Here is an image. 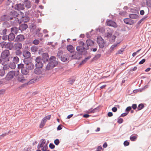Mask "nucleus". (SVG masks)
<instances>
[{
	"mask_svg": "<svg viewBox=\"0 0 151 151\" xmlns=\"http://www.w3.org/2000/svg\"><path fill=\"white\" fill-rule=\"evenodd\" d=\"M86 44L83 41H81L79 42V46L77 47L76 50L77 51L81 52L83 55H86L87 53V50L89 48V46H93L94 42L91 39H88L86 41Z\"/></svg>",
	"mask_w": 151,
	"mask_h": 151,
	"instance_id": "1",
	"label": "nucleus"
},
{
	"mask_svg": "<svg viewBox=\"0 0 151 151\" xmlns=\"http://www.w3.org/2000/svg\"><path fill=\"white\" fill-rule=\"evenodd\" d=\"M56 58L54 56H51L49 59V63L46 67V69L49 70L56 66L58 62L56 60Z\"/></svg>",
	"mask_w": 151,
	"mask_h": 151,
	"instance_id": "2",
	"label": "nucleus"
},
{
	"mask_svg": "<svg viewBox=\"0 0 151 151\" xmlns=\"http://www.w3.org/2000/svg\"><path fill=\"white\" fill-rule=\"evenodd\" d=\"M10 55V52L9 50H4L1 54V58L3 60V62L2 64L5 65L7 64V62L9 61V56Z\"/></svg>",
	"mask_w": 151,
	"mask_h": 151,
	"instance_id": "3",
	"label": "nucleus"
},
{
	"mask_svg": "<svg viewBox=\"0 0 151 151\" xmlns=\"http://www.w3.org/2000/svg\"><path fill=\"white\" fill-rule=\"evenodd\" d=\"M113 32L110 29L107 30V32L104 34L105 37L109 39L110 41L111 42H113L115 41L116 36L113 35Z\"/></svg>",
	"mask_w": 151,
	"mask_h": 151,
	"instance_id": "4",
	"label": "nucleus"
},
{
	"mask_svg": "<svg viewBox=\"0 0 151 151\" xmlns=\"http://www.w3.org/2000/svg\"><path fill=\"white\" fill-rule=\"evenodd\" d=\"M97 41L99 47L103 48L104 47L105 42L104 40L101 36L98 37Z\"/></svg>",
	"mask_w": 151,
	"mask_h": 151,
	"instance_id": "5",
	"label": "nucleus"
},
{
	"mask_svg": "<svg viewBox=\"0 0 151 151\" xmlns=\"http://www.w3.org/2000/svg\"><path fill=\"white\" fill-rule=\"evenodd\" d=\"M81 53H79L78 52H76L74 55H72L71 56V59H78L79 60L81 57L82 54L81 52H79Z\"/></svg>",
	"mask_w": 151,
	"mask_h": 151,
	"instance_id": "6",
	"label": "nucleus"
},
{
	"mask_svg": "<svg viewBox=\"0 0 151 151\" xmlns=\"http://www.w3.org/2000/svg\"><path fill=\"white\" fill-rule=\"evenodd\" d=\"M10 17L12 18V20L14 18H17L19 15V13L16 11H12L9 14Z\"/></svg>",
	"mask_w": 151,
	"mask_h": 151,
	"instance_id": "7",
	"label": "nucleus"
},
{
	"mask_svg": "<svg viewBox=\"0 0 151 151\" xmlns=\"http://www.w3.org/2000/svg\"><path fill=\"white\" fill-rule=\"evenodd\" d=\"M0 19L1 21L7 22V21L11 20L12 18L10 17L9 14L4 15L2 16Z\"/></svg>",
	"mask_w": 151,
	"mask_h": 151,
	"instance_id": "8",
	"label": "nucleus"
},
{
	"mask_svg": "<svg viewBox=\"0 0 151 151\" xmlns=\"http://www.w3.org/2000/svg\"><path fill=\"white\" fill-rule=\"evenodd\" d=\"M36 63L35 64V66H40L43 67V64L42 62V60L40 57H37L35 59Z\"/></svg>",
	"mask_w": 151,
	"mask_h": 151,
	"instance_id": "9",
	"label": "nucleus"
},
{
	"mask_svg": "<svg viewBox=\"0 0 151 151\" xmlns=\"http://www.w3.org/2000/svg\"><path fill=\"white\" fill-rule=\"evenodd\" d=\"M106 23L108 26L114 27H117V24L115 22L111 20L107 19L106 22Z\"/></svg>",
	"mask_w": 151,
	"mask_h": 151,
	"instance_id": "10",
	"label": "nucleus"
},
{
	"mask_svg": "<svg viewBox=\"0 0 151 151\" xmlns=\"http://www.w3.org/2000/svg\"><path fill=\"white\" fill-rule=\"evenodd\" d=\"M15 75V72L14 71H11L7 74L6 78L7 79L11 80L13 78Z\"/></svg>",
	"mask_w": 151,
	"mask_h": 151,
	"instance_id": "11",
	"label": "nucleus"
},
{
	"mask_svg": "<svg viewBox=\"0 0 151 151\" xmlns=\"http://www.w3.org/2000/svg\"><path fill=\"white\" fill-rule=\"evenodd\" d=\"M36 68L34 69V73L37 75H40L42 73V67L39 66H35Z\"/></svg>",
	"mask_w": 151,
	"mask_h": 151,
	"instance_id": "12",
	"label": "nucleus"
},
{
	"mask_svg": "<svg viewBox=\"0 0 151 151\" xmlns=\"http://www.w3.org/2000/svg\"><path fill=\"white\" fill-rule=\"evenodd\" d=\"M5 47L9 50H12L14 47V43L11 42L4 44Z\"/></svg>",
	"mask_w": 151,
	"mask_h": 151,
	"instance_id": "13",
	"label": "nucleus"
},
{
	"mask_svg": "<svg viewBox=\"0 0 151 151\" xmlns=\"http://www.w3.org/2000/svg\"><path fill=\"white\" fill-rule=\"evenodd\" d=\"M22 48V45L19 42H17L14 45V50H20Z\"/></svg>",
	"mask_w": 151,
	"mask_h": 151,
	"instance_id": "14",
	"label": "nucleus"
},
{
	"mask_svg": "<svg viewBox=\"0 0 151 151\" xmlns=\"http://www.w3.org/2000/svg\"><path fill=\"white\" fill-rule=\"evenodd\" d=\"M17 78L18 81L22 83H24L27 81V79H25L24 77L22 75H18Z\"/></svg>",
	"mask_w": 151,
	"mask_h": 151,
	"instance_id": "15",
	"label": "nucleus"
},
{
	"mask_svg": "<svg viewBox=\"0 0 151 151\" xmlns=\"http://www.w3.org/2000/svg\"><path fill=\"white\" fill-rule=\"evenodd\" d=\"M49 59V57L47 53H44L42 54V60L45 63L47 62Z\"/></svg>",
	"mask_w": 151,
	"mask_h": 151,
	"instance_id": "16",
	"label": "nucleus"
},
{
	"mask_svg": "<svg viewBox=\"0 0 151 151\" xmlns=\"http://www.w3.org/2000/svg\"><path fill=\"white\" fill-rule=\"evenodd\" d=\"M22 55L25 58H29L31 56V53L28 50H25L23 51Z\"/></svg>",
	"mask_w": 151,
	"mask_h": 151,
	"instance_id": "17",
	"label": "nucleus"
},
{
	"mask_svg": "<svg viewBox=\"0 0 151 151\" xmlns=\"http://www.w3.org/2000/svg\"><path fill=\"white\" fill-rule=\"evenodd\" d=\"M11 24L13 25H17L20 24L18 18H14L13 20H10Z\"/></svg>",
	"mask_w": 151,
	"mask_h": 151,
	"instance_id": "18",
	"label": "nucleus"
},
{
	"mask_svg": "<svg viewBox=\"0 0 151 151\" xmlns=\"http://www.w3.org/2000/svg\"><path fill=\"white\" fill-rule=\"evenodd\" d=\"M15 9L18 10H22L24 9V6L21 4H17L16 5Z\"/></svg>",
	"mask_w": 151,
	"mask_h": 151,
	"instance_id": "19",
	"label": "nucleus"
},
{
	"mask_svg": "<svg viewBox=\"0 0 151 151\" xmlns=\"http://www.w3.org/2000/svg\"><path fill=\"white\" fill-rule=\"evenodd\" d=\"M124 22L127 24L132 25L134 23L133 20L130 18H125L124 19Z\"/></svg>",
	"mask_w": 151,
	"mask_h": 151,
	"instance_id": "20",
	"label": "nucleus"
},
{
	"mask_svg": "<svg viewBox=\"0 0 151 151\" xmlns=\"http://www.w3.org/2000/svg\"><path fill=\"white\" fill-rule=\"evenodd\" d=\"M28 27L27 25L26 24H21L19 26V29L21 31L25 30Z\"/></svg>",
	"mask_w": 151,
	"mask_h": 151,
	"instance_id": "21",
	"label": "nucleus"
},
{
	"mask_svg": "<svg viewBox=\"0 0 151 151\" xmlns=\"http://www.w3.org/2000/svg\"><path fill=\"white\" fill-rule=\"evenodd\" d=\"M16 40L17 42H22L24 40L25 38L23 35H19L17 36Z\"/></svg>",
	"mask_w": 151,
	"mask_h": 151,
	"instance_id": "22",
	"label": "nucleus"
},
{
	"mask_svg": "<svg viewBox=\"0 0 151 151\" xmlns=\"http://www.w3.org/2000/svg\"><path fill=\"white\" fill-rule=\"evenodd\" d=\"M24 3L26 7L28 9L30 8L31 7V3L29 0H25Z\"/></svg>",
	"mask_w": 151,
	"mask_h": 151,
	"instance_id": "23",
	"label": "nucleus"
},
{
	"mask_svg": "<svg viewBox=\"0 0 151 151\" xmlns=\"http://www.w3.org/2000/svg\"><path fill=\"white\" fill-rule=\"evenodd\" d=\"M46 141L45 139H41L40 142V143L38 144V145L37 146V148L38 149H39L40 148L43 147V145L45 143Z\"/></svg>",
	"mask_w": 151,
	"mask_h": 151,
	"instance_id": "24",
	"label": "nucleus"
},
{
	"mask_svg": "<svg viewBox=\"0 0 151 151\" xmlns=\"http://www.w3.org/2000/svg\"><path fill=\"white\" fill-rule=\"evenodd\" d=\"M29 70L25 67H24L23 69L21 70L22 73L24 75H28L29 71Z\"/></svg>",
	"mask_w": 151,
	"mask_h": 151,
	"instance_id": "25",
	"label": "nucleus"
},
{
	"mask_svg": "<svg viewBox=\"0 0 151 151\" xmlns=\"http://www.w3.org/2000/svg\"><path fill=\"white\" fill-rule=\"evenodd\" d=\"M60 59L63 62H65L67 61L68 60V55L65 53H64Z\"/></svg>",
	"mask_w": 151,
	"mask_h": 151,
	"instance_id": "26",
	"label": "nucleus"
},
{
	"mask_svg": "<svg viewBox=\"0 0 151 151\" xmlns=\"http://www.w3.org/2000/svg\"><path fill=\"white\" fill-rule=\"evenodd\" d=\"M99 109V107H97L95 108L92 109V108L89 109L88 111H87V113L89 114L92 113H94L96 111H98Z\"/></svg>",
	"mask_w": 151,
	"mask_h": 151,
	"instance_id": "27",
	"label": "nucleus"
},
{
	"mask_svg": "<svg viewBox=\"0 0 151 151\" xmlns=\"http://www.w3.org/2000/svg\"><path fill=\"white\" fill-rule=\"evenodd\" d=\"M25 67L27 68L29 70H31L33 69L34 68V65L32 63L28 64L26 65Z\"/></svg>",
	"mask_w": 151,
	"mask_h": 151,
	"instance_id": "28",
	"label": "nucleus"
},
{
	"mask_svg": "<svg viewBox=\"0 0 151 151\" xmlns=\"http://www.w3.org/2000/svg\"><path fill=\"white\" fill-rule=\"evenodd\" d=\"M74 48L71 45H69L67 46V49L70 52L72 53L74 52Z\"/></svg>",
	"mask_w": 151,
	"mask_h": 151,
	"instance_id": "29",
	"label": "nucleus"
},
{
	"mask_svg": "<svg viewBox=\"0 0 151 151\" xmlns=\"http://www.w3.org/2000/svg\"><path fill=\"white\" fill-rule=\"evenodd\" d=\"M8 36V40L9 41H13L15 38V35L14 33H10Z\"/></svg>",
	"mask_w": 151,
	"mask_h": 151,
	"instance_id": "30",
	"label": "nucleus"
},
{
	"mask_svg": "<svg viewBox=\"0 0 151 151\" xmlns=\"http://www.w3.org/2000/svg\"><path fill=\"white\" fill-rule=\"evenodd\" d=\"M129 17L130 18L135 19L138 18L139 16L137 14H131L129 15Z\"/></svg>",
	"mask_w": 151,
	"mask_h": 151,
	"instance_id": "31",
	"label": "nucleus"
},
{
	"mask_svg": "<svg viewBox=\"0 0 151 151\" xmlns=\"http://www.w3.org/2000/svg\"><path fill=\"white\" fill-rule=\"evenodd\" d=\"M63 52V51L59 50L58 52L57 55V58L60 59L62 57L64 54Z\"/></svg>",
	"mask_w": 151,
	"mask_h": 151,
	"instance_id": "32",
	"label": "nucleus"
},
{
	"mask_svg": "<svg viewBox=\"0 0 151 151\" xmlns=\"http://www.w3.org/2000/svg\"><path fill=\"white\" fill-rule=\"evenodd\" d=\"M47 120L43 118L40 124V128H42L44 126Z\"/></svg>",
	"mask_w": 151,
	"mask_h": 151,
	"instance_id": "33",
	"label": "nucleus"
},
{
	"mask_svg": "<svg viewBox=\"0 0 151 151\" xmlns=\"http://www.w3.org/2000/svg\"><path fill=\"white\" fill-rule=\"evenodd\" d=\"M30 49L32 52H35L37 51L38 48L36 46H33L31 47Z\"/></svg>",
	"mask_w": 151,
	"mask_h": 151,
	"instance_id": "34",
	"label": "nucleus"
},
{
	"mask_svg": "<svg viewBox=\"0 0 151 151\" xmlns=\"http://www.w3.org/2000/svg\"><path fill=\"white\" fill-rule=\"evenodd\" d=\"M15 63L12 62L10 63L9 65V67L11 69H13L15 68L16 65Z\"/></svg>",
	"mask_w": 151,
	"mask_h": 151,
	"instance_id": "35",
	"label": "nucleus"
},
{
	"mask_svg": "<svg viewBox=\"0 0 151 151\" xmlns=\"http://www.w3.org/2000/svg\"><path fill=\"white\" fill-rule=\"evenodd\" d=\"M23 60L24 63L26 64V65L31 63L29 60V58H24L23 59Z\"/></svg>",
	"mask_w": 151,
	"mask_h": 151,
	"instance_id": "36",
	"label": "nucleus"
},
{
	"mask_svg": "<svg viewBox=\"0 0 151 151\" xmlns=\"http://www.w3.org/2000/svg\"><path fill=\"white\" fill-rule=\"evenodd\" d=\"M19 61V58L17 56L14 57L13 58V62L15 63H17Z\"/></svg>",
	"mask_w": 151,
	"mask_h": 151,
	"instance_id": "37",
	"label": "nucleus"
},
{
	"mask_svg": "<svg viewBox=\"0 0 151 151\" xmlns=\"http://www.w3.org/2000/svg\"><path fill=\"white\" fill-rule=\"evenodd\" d=\"M145 107L144 104H143L141 103L139 104L137 108V110L139 111L143 109Z\"/></svg>",
	"mask_w": 151,
	"mask_h": 151,
	"instance_id": "38",
	"label": "nucleus"
},
{
	"mask_svg": "<svg viewBox=\"0 0 151 151\" xmlns=\"http://www.w3.org/2000/svg\"><path fill=\"white\" fill-rule=\"evenodd\" d=\"M16 51L15 52V54L16 55L19 56H21L22 53V52L20 50H15Z\"/></svg>",
	"mask_w": 151,
	"mask_h": 151,
	"instance_id": "39",
	"label": "nucleus"
},
{
	"mask_svg": "<svg viewBox=\"0 0 151 151\" xmlns=\"http://www.w3.org/2000/svg\"><path fill=\"white\" fill-rule=\"evenodd\" d=\"M24 64L20 63L18 65V68L19 69L22 70L24 67Z\"/></svg>",
	"mask_w": 151,
	"mask_h": 151,
	"instance_id": "40",
	"label": "nucleus"
},
{
	"mask_svg": "<svg viewBox=\"0 0 151 151\" xmlns=\"http://www.w3.org/2000/svg\"><path fill=\"white\" fill-rule=\"evenodd\" d=\"M7 29H4L3 30H0V34L1 35H4L6 34Z\"/></svg>",
	"mask_w": 151,
	"mask_h": 151,
	"instance_id": "41",
	"label": "nucleus"
},
{
	"mask_svg": "<svg viewBox=\"0 0 151 151\" xmlns=\"http://www.w3.org/2000/svg\"><path fill=\"white\" fill-rule=\"evenodd\" d=\"M147 17V16H145L142 19H141L139 21L137 24V26H139L140 24Z\"/></svg>",
	"mask_w": 151,
	"mask_h": 151,
	"instance_id": "42",
	"label": "nucleus"
},
{
	"mask_svg": "<svg viewBox=\"0 0 151 151\" xmlns=\"http://www.w3.org/2000/svg\"><path fill=\"white\" fill-rule=\"evenodd\" d=\"M17 29L16 27H12L11 29V31L14 33H17Z\"/></svg>",
	"mask_w": 151,
	"mask_h": 151,
	"instance_id": "43",
	"label": "nucleus"
},
{
	"mask_svg": "<svg viewBox=\"0 0 151 151\" xmlns=\"http://www.w3.org/2000/svg\"><path fill=\"white\" fill-rule=\"evenodd\" d=\"M137 138V137L136 136H132V135L130 137V139L132 141H135Z\"/></svg>",
	"mask_w": 151,
	"mask_h": 151,
	"instance_id": "44",
	"label": "nucleus"
},
{
	"mask_svg": "<svg viewBox=\"0 0 151 151\" xmlns=\"http://www.w3.org/2000/svg\"><path fill=\"white\" fill-rule=\"evenodd\" d=\"M101 56V55L100 54H98L95 55V57L93 58V59L95 60H97L99 59Z\"/></svg>",
	"mask_w": 151,
	"mask_h": 151,
	"instance_id": "45",
	"label": "nucleus"
},
{
	"mask_svg": "<svg viewBox=\"0 0 151 151\" xmlns=\"http://www.w3.org/2000/svg\"><path fill=\"white\" fill-rule=\"evenodd\" d=\"M146 4L148 6L151 7V0H146Z\"/></svg>",
	"mask_w": 151,
	"mask_h": 151,
	"instance_id": "46",
	"label": "nucleus"
},
{
	"mask_svg": "<svg viewBox=\"0 0 151 151\" xmlns=\"http://www.w3.org/2000/svg\"><path fill=\"white\" fill-rule=\"evenodd\" d=\"M120 42H119V43H117L116 44H114L113 45H112L111 46V47L110 49L111 50H113L114 48L117 46L118 44H119Z\"/></svg>",
	"mask_w": 151,
	"mask_h": 151,
	"instance_id": "47",
	"label": "nucleus"
},
{
	"mask_svg": "<svg viewBox=\"0 0 151 151\" xmlns=\"http://www.w3.org/2000/svg\"><path fill=\"white\" fill-rule=\"evenodd\" d=\"M41 28H37L35 29V33L36 35H38L40 33Z\"/></svg>",
	"mask_w": 151,
	"mask_h": 151,
	"instance_id": "48",
	"label": "nucleus"
},
{
	"mask_svg": "<svg viewBox=\"0 0 151 151\" xmlns=\"http://www.w3.org/2000/svg\"><path fill=\"white\" fill-rule=\"evenodd\" d=\"M60 141L58 139H56L54 140V144L56 145H58L60 143Z\"/></svg>",
	"mask_w": 151,
	"mask_h": 151,
	"instance_id": "49",
	"label": "nucleus"
},
{
	"mask_svg": "<svg viewBox=\"0 0 151 151\" xmlns=\"http://www.w3.org/2000/svg\"><path fill=\"white\" fill-rule=\"evenodd\" d=\"M5 72L4 70H0V76H3L4 75Z\"/></svg>",
	"mask_w": 151,
	"mask_h": 151,
	"instance_id": "50",
	"label": "nucleus"
},
{
	"mask_svg": "<svg viewBox=\"0 0 151 151\" xmlns=\"http://www.w3.org/2000/svg\"><path fill=\"white\" fill-rule=\"evenodd\" d=\"M132 109V107L131 106H128L127 107L126 110L125 111H126L128 114L129 112Z\"/></svg>",
	"mask_w": 151,
	"mask_h": 151,
	"instance_id": "51",
	"label": "nucleus"
},
{
	"mask_svg": "<svg viewBox=\"0 0 151 151\" xmlns=\"http://www.w3.org/2000/svg\"><path fill=\"white\" fill-rule=\"evenodd\" d=\"M124 49L122 48L120 50H118V52H117L116 54H122V52L124 51Z\"/></svg>",
	"mask_w": 151,
	"mask_h": 151,
	"instance_id": "52",
	"label": "nucleus"
},
{
	"mask_svg": "<svg viewBox=\"0 0 151 151\" xmlns=\"http://www.w3.org/2000/svg\"><path fill=\"white\" fill-rule=\"evenodd\" d=\"M39 42V40L35 39L33 41V43L35 45H37L38 44Z\"/></svg>",
	"mask_w": 151,
	"mask_h": 151,
	"instance_id": "53",
	"label": "nucleus"
},
{
	"mask_svg": "<svg viewBox=\"0 0 151 151\" xmlns=\"http://www.w3.org/2000/svg\"><path fill=\"white\" fill-rule=\"evenodd\" d=\"M123 122V119H122L121 118H119L118 119L117 122L119 124H121Z\"/></svg>",
	"mask_w": 151,
	"mask_h": 151,
	"instance_id": "54",
	"label": "nucleus"
},
{
	"mask_svg": "<svg viewBox=\"0 0 151 151\" xmlns=\"http://www.w3.org/2000/svg\"><path fill=\"white\" fill-rule=\"evenodd\" d=\"M129 144V143L127 140L125 141L124 142V146H128Z\"/></svg>",
	"mask_w": 151,
	"mask_h": 151,
	"instance_id": "55",
	"label": "nucleus"
},
{
	"mask_svg": "<svg viewBox=\"0 0 151 151\" xmlns=\"http://www.w3.org/2000/svg\"><path fill=\"white\" fill-rule=\"evenodd\" d=\"M49 147L51 149H53L55 147V146L52 143H50L49 144Z\"/></svg>",
	"mask_w": 151,
	"mask_h": 151,
	"instance_id": "56",
	"label": "nucleus"
},
{
	"mask_svg": "<svg viewBox=\"0 0 151 151\" xmlns=\"http://www.w3.org/2000/svg\"><path fill=\"white\" fill-rule=\"evenodd\" d=\"M35 81V80L34 79H32V80H31L30 81H29V82H27V84H32L34 83Z\"/></svg>",
	"mask_w": 151,
	"mask_h": 151,
	"instance_id": "57",
	"label": "nucleus"
},
{
	"mask_svg": "<svg viewBox=\"0 0 151 151\" xmlns=\"http://www.w3.org/2000/svg\"><path fill=\"white\" fill-rule=\"evenodd\" d=\"M145 61L146 60L145 59H143L139 62V64L140 65L143 64L145 62Z\"/></svg>",
	"mask_w": 151,
	"mask_h": 151,
	"instance_id": "58",
	"label": "nucleus"
},
{
	"mask_svg": "<svg viewBox=\"0 0 151 151\" xmlns=\"http://www.w3.org/2000/svg\"><path fill=\"white\" fill-rule=\"evenodd\" d=\"M133 109H135L137 108V105L136 104H133L131 107Z\"/></svg>",
	"mask_w": 151,
	"mask_h": 151,
	"instance_id": "59",
	"label": "nucleus"
},
{
	"mask_svg": "<svg viewBox=\"0 0 151 151\" xmlns=\"http://www.w3.org/2000/svg\"><path fill=\"white\" fill-rule=\"evenodd\" d=\"M42 148L41 149V150L42 151H45L47 149V145H46L45 146L43 147H42Z\"/></svg>",
	"mask_w": 151,
	"mask_h": 151,
	"instance_id": "60",
	"label": "nucleus"
},
{
	"mask_svg": "<svg viewBox=\"0 0 151 151\" xmlns=\"http://www.w3.org/2000/svg\"><path fill=\"white\" fill-rule=\"evenodd\" d=\"M86 62V60L84 59V60H83L82 62L79 64V65H81L83 64H84Z\"/></svg>",
	"mask_w": 151,
	"mask_h": 151,
	"instance_id": "61",
	"label": "nucleus"
},
{
	"mask_svg": "<svg viewBox=\"0 0 151 151\" xmlns=\"http://www.w3.org/2000/svg\"><path fill=\"white\" fill-rule=\"evenodd\" d=\"M75 80L74 79H72L68 81L69 84H72L74 82Z\"/></svg>",
	"mask_w": 151,
	"mask_h": 151,
	"instance_id": "62",
	"label": "nucleus"
},
{
	"mask_svg": "<svg viewBox=\"0 0 151 151\" xmlns=\"http://www.w3.org/2000/svg\"><path fill=\"white\" fill-rule=\"evenodd\" d=\"M31 27L32 29H35L36 28V26L34 24H32L31 25Z\"/></svg>",
	"mask_w": 151,
	"mask_h": 151,
	"instance_id": "63",
	"label": "nucleus"
},
{
	"mask_svg": "<svg viewBox=\"0 0 151 151\" xmlns=\"http://www.w3.org/2000/svg\"><path fill=\"white\" fill-rule=\"evenodd\" d=\"M51 117V115H49L47 116H46L45 117H44V118H45L47 120H49L50 119Z\"/></svg>",
	"mask_w": 151,
	"mask_h": 151,
	"instance_id": "64",
	"label": "nucleus"
}]
</instances>
